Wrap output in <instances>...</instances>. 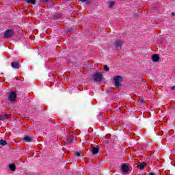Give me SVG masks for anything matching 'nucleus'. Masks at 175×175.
<instances>
[{"label":"nucleus","instance_id":"nucleus-1","mask_svg":"<svg viewBox=\"0 0 175 175\" xmlns=\"http://www.w3.org/2000/svg\"><path fill=\"white\" fill-rule=\"evenodd\" d=\"M103 79V77L102 76V74L99 72H96L94 75H93V79L96 82L100 83Z\"/></svg>","mask_w":175,"mask_h":175},{"label":"nucleus","instance_id":"nucleus-2","mask_svg":"<svg viewBox=\"0 0 175 175\" xmlns=\"http://www.w3.org/2000/svg\"><path fill=\"white\" fill-rule=\"evenodd\" d=\"M16 98H17V95L16 94V92H12L8 96V100L11 102V103H14L16 102Z\"/></svg>","mask_w":175,"mask_h":175},{"label":"nucleus","instance_id":"nucleus-3","mask_svg":"<svg viewBox=\"0 0 175 175\" xmlns=\"http://www.w3.org/2000/svg\"><path fill=\"white\" fill-rule=\"evenodd\" d=\"M14 33V32L13 30L8 29L4 33V38L5 39H9V38H12V36H13Z\"/></svg>","mask_w":175,"mask_h":175},{"label":"nucleus","instance_id":"nucleus-4","mask_svg":"<svg viewBox=\"0 0 175 175\" xmlns=\"http://www.w3.org/2000/svg\"><path fill=\"white\" fill-rule=\"evenodd\" d=\"M122 80V77L121 76H116L114 78V83L116 84V88H120V81Z\"/></svg>","mask_w":175,"mask_h":175},{"label":"nucleus","instance_id":"nucleus-5","mask_svg":"<svg viewBox=\"0 0 175 175\" xmlns=\"http://www.w3.org/2000/svg\"><path fill=\"white\" fill-rule=\"evenodd\" d=\"M121 167H122V172L124 174H126V173L129 172V167L127 165L122 163L121 165Z\"/></svg>","mask_w":175,"mask_h":175},{"label":"nucleus","instance_id":"nucleus-6","mask_svg":"<svg viewBox=\"0 0 175 175\" xmlns=\"http://www.w3.org/2000/svg\"><path fill=\"white\" fill-rule=\"evenodd\" d=\"M11 66H12V68H14V69H18V68H21V64H20V62H18V61L12 62L11 63Z\"/></svg>","mask_w":175,"mask_h":175},{"label":"nucleus","instance_id":"nucleus-7","mask_svg":"<svg viewBox=\"0 0 175 175\" xmlns=\"http://www.w3.org/2000/svg\"><path fill=\"white\" fill-rule=\"evenodd\" d=\"M122 42L120 40H116L114 43L116 50H120L122 47Z\"/></svg>","mask_w":175,"mask_h":175},{"label":"nucleus","instance_id":"nucleus-8","mask_svg":"<svg viewBox=\"0 0 175 175\" xmlns=\"http://www.w3.org/2000/svg\"><path fill=\"white\" fill-rule=\"evenodd\" d=\"M147 165L146 162H142L137 165V169H139L140 170H143L144 169V167Z\"/></svg>","mask_w":175,"mask_h":175},{"label":"nucleus","instance_id":"nucleus-9","mask_svg":"<svg viewBox=\"0 0 175 175\" xmlns=\"http://www.w3.org/2000/svg\"><path fill=\"white\" fill-rule=\"evenodd\" d=\"M152 59L153 62H158V61H159V56H158L157 55H154L152 57Z\"/></svg>","mask_w":175,"mask_h":175},{"label":"nucleus","instance_id":"nucleus-10","mask_svg":"<svg viewBox=\"0 0 175 175\" xmlns=\"http://www.w3.org/2000/svg\"><path fill=\"white\" fill-rule=\"evenodd\" d=\"M27 5H36V0H26Z\"/></svg>","mask_w":175,"mask_h":175},{"label":"nucleus","instance_id":"nucleus-11","mask_svg":"<svg viewBox=\"0 0 175 175\" xmlns=\"http://www.w3.org/2000/svg\"><path fill=\"white\" fill-rule=\"evenodd\" d=\"M23 140H24V142H26L27 143H29V142H32V138H31V137L27 136L23 138Z\"/></svg>","mask_w":175,"mask_h":175},{"label":"nucleus","instance_id":"nucleus-12","mask_svg":"<svg viewBox=\"0 0 175 175\" xmlns=\"http://www.w3.org/2000/svg\"><path fill=\"white\" fill-rule=\"evenodd\" d=\"M99 152V149L98 148H93L92 154L93 155H96Z\"/></svg>","mask_w":175,"mask_h":175},{"label":"nucleus","instance_id":"nucleus-13","mask_svg":"<svg viewBox=\"0 0 175 175\" xmlns=\"http://www.w3.org/2000/svg\"><path fill=\"white\" fill-rule=\"evenodd\" d=\"M9 169H10L12 172H14V170H16V165L14 164L9 165Z\"/></svg>","mask_w":175,"mask_h":175},{"label":"nucleus","instance_id":"nucleus-14","mask_svg":"<svg viewBox=\"0 0 175 175\" xmlns=\"http://www.w3.org/2000/svg\"><path fill=\"white\" fill-rule=\"evenodd\" d=\"M0 144L1 146H6L8 144V142L5 140L1 139Z\"/></svg>","mask_w":175,"mask_h":175},{"label":"nucleus","instance_id":"nucleus-15","mask_svg":"<svg viewBox=\"0 0 175 175\" xmlns=\"http://www.w3.org/2000/svg\"><path fill=\"white\" fill-rule=\"evenodd\" d=\"M8 118L6 117V115H0V120L1 121H5V120H7Z\"/></svg>","mask_w":175,"mask_h":175},{"label":"nucleus","instance_id":"nucleus-16","mask_svg":"<svg viewBox=\"0 0 175 175\" xmlns=\"http://www.w3.org/2000/svg\"><path fill=\"white\" fill-rule=\"evenodd\" d=\"M75 156H77V157H81V154H82L81 151H77V152H75Z\"/></svg>","mask_w":175,"mask_h":175},{"label":"nucleus","instance_id":"nucleus-17","mask_svg":"<svg viewBox=\"0 0 175 175\" xmlns=\"http://www.w3.org/2000/svg\"><path fill=\"white\" fill-rule=\"evenodd\" d=\"M113 6H114V2L111 1L109 3V8H113Z\"/></svg>","mask_w":175,"mask_h":175},{"label":"nucleus","instance_id":"nucleus-18","mask_svg":"<svg viewBox=\"0 0 175 175\" xmlns=\"http://www.w3.org/2000/svg\"><path fill=\"white\" fill-rule=\"evenodd\" d=\"M104 70H105L106 72H108L109 70V67L107 66H104Z\"/></svg>","mask_w":175,"mask_h":175},{"label":"nucleus","instance_id":"nucleus-19","mask_svg":"<svg viewBox=\"0 0 175 175\" xmlns=\"http://www.w3.org/2000/svg\"><path fill=\"white\" fill-rule=\"evenodd\" d=\"M148 175H155V174H154V173H152V172H150V173L148 174Z\"/></svg>","mask_w":175,"mask_h":175},{"label":"nucleus","instance_id":"nucleus-20","mask_svg":"<svg viewBox=\"0 0 175 175\" xmlns=\"http://www.w3.org/2000/svg\"><path fill=\"white\" fill-rule=\"evenodd\" d=\"M171 90H175V86H172V87L171 88Z\"/></svg>","mask_w":175,"mask_h":175},{"label":"nucleus","instance_id":"nucleus-21","mask_svg":"<svg viewBox=\"0 0 175 175\" xmlns=\"http://www.w3.org/2000/svg\"><path fill=\"white\" fill-rule=\"evenodd\" d=\"M49 0H42V2H49Z\"/></svg>","mask_w":175,"mask_h":175},{"label":"nucleus","instance_id":"nucleus-22","mask_svg":"<svg viewBox=\"0 0 175 175\" xmlns=\"http://www.w3.org/2000/svg\"><path fill=\"white\" fill-rule=\"evenodd\" d=\"M172 16H175V13H174V12H172Z\"/></svg>","mask_w":175,"mask_h":175},{"label":"nucleus","instance_id":"nucleus-23","mask_svg":"<svg viewBox=\"0 0 175 175\" xmlns=\"http://www.w3.org/2000/svg\"><path fill=\"white\" fill-rule=\"evenodd\" d=\"M80 1H81L82 2H85V1L87 0H80Z\"/></svg>","mask_w":175,"mask_h":175},{"label":"nucleus","instance_id":"nucleus-24","mask_svg":"<svg viewBox=\"0 0 175 175\" xmlns=\"http://www.w3.org/2000/svg\"><path fill=\"white\" fill-rule=\"evenodd\" d=\"M65 1L66 2H69V0H63Z\"/></svg>","mask_w":175,"mask_h":175},{"label":"nucleus","instance_id":"nucleus-25","mask_svg":"<svg viewBox=\"0 0 175 175\" xmlns=\"http://www.w3.org/2000/svg\"><path fill=\"white\" fill-rule=\"evenodd\" d=\"M141 102H143V100H142Z\"/></svg>","mask_w":175,"mask_h":175}]
</instances>
